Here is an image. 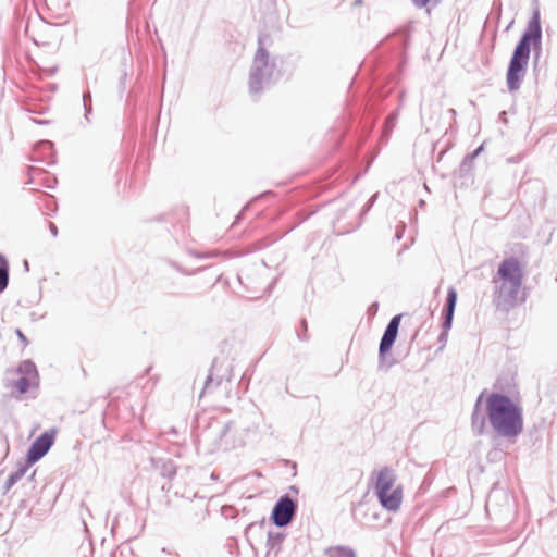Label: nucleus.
<instances>
[{
	"label": "nucleus",
	"mask_w": 557,
	"mask_h": 557,
	"mask_svg": "<svg viewBox=\"0 0 557 557\" xmlns=\"http://www.w3.org/2000/svg\"><path fill=\"white\" fill-rule=\"evenodd\" d=\"M486 417L498 436L516 438L523 431V409L506 394L493 392L487 396Z\"/></svg>",
	"instance_id": "f257e3e1"
},
{
	"label": "nucleus",
	"mask_w": 557,
	"mask_h": 557,
	"mask_svg": "<svg viewBox=\"0 0 557 557\" xmlns=\"http://www.w3.org/2000/svg\"><path fill=\"white\" fill-rule=\"evenodd\" d=\"M542 27L539 10H535L528 23V27L518 41L507 70L506 82L510 92L520 89L530 59L531 44L541 46Z\"/></svg>",
	"instance_id": "f03ea898"
},
{
	"label": "nucleus",
	"mask_w": 557,
	"mask_h": 557,
	"mask_svg": "<svg viewBox=\"0 0 557 557\" xmlns=\"http://www.w3.org/2000/svg\"><path fill=\"white\" fill-rule=\"evenodd\" d=\"M258 44L249 73V91L251 95H259L263 89L270 87L281 74L276 65V59L271 57L265 49L262 37H259Z\"/></svg>",
	"instance_id": "7ed1b4c3"
},
{
	"label": "nucleus",
	"mask_w": 557,
	"mask_h": 557,
	"mask_svg": "<svg viewBox=\"0 0 557 557\" xmlns=\"http://www.w3.org/2000/svg\"><path fill=\"white\" fill-rule=\"evenodd\" d=\"M296 512L297 502L289 495H283L272 509L271 520L276 527L284 528L293 521Z\"/></svg>",
	"instance_id": "20e7f679"
},
{
	"label": "nucleus",
	"mask_w": 557,
	"mask_h": 557,
	"mask_svg": "<svg viewBox=\"0 0 557 557\" xmlns=\"http://www.w3.org/2000/svg\"><path fill=\"white\" fill-rule=\"evenodd\" d=\"M233 367L226 360L214 359L210 369V373L205 382V392H209L218 386L225 380L227 382L232 379Z\"/></svg>",
	"instance_id": "39448f33"
},
{
	"label": "nucleus",
	"mask_w": 557,
	"mask_h": 557,
	"mask_svg": "<svg viewBox=\"0 0 557 557\" xmlns=\"http://www.w3.org/2000/svg\"><path fill=\"white\" fill-rule=\"evenodd\" d=\"M54 434L53 429L46 431L32 443L26 455L27 463L34 465L49 451L54 442Z\"/></svg>",
	"instance_id": "423d86ee"
},
{
	"label": "nucleus",
	"mask_w": 557,
	"mask_h": 557,
	"mask_svg": "<svg viewBox=\"0 0 557 557\" xmlns=\"http://www.w3.org/2000/svg\"><path fill=\"white\" fill-rule=\"evenodd\" d=\"M499 281L515 282L522 284L523 273L517 258L504 259L497 270Z\"/></svg>",
	"instance_id": "0eeeda50"
},
{
	"label": "nucleus",
	"mask_w": 557,
	"mask_h": 557,
	"mask_svg": "<svg viewBox=\"0 0 557 557\" xmlns=\"http://www.w3.org/2000/svg\"><path fill=\"white\" fill-rule=\"evenodd\" d=\"M234 430V423L227 422L216 430H210L207 433L202 434L203 440L209 438L211 435L215 437V448L228 450L235 447V442L233 440L232 433Z\"/></svg>",
	"instance_id": "6e6552de"
},
{
	"label": "nucleus",
	"mask_w": 557,
	"mask_h": 557,
	"mask_svg": "<svg viewBox=\"0 0 557 557\" xmlns=\"http://www.w3.org/2000/svg\"><path fill=\"white\" fill-rule=\"evenodd\" d=\"M400 319H401V317L399 314L394 315L389 320V322L383 333V336L381 338L380 346H379L380 364H382L384 356L391 350V348L393 347V345L397 338Z\"/></svg>",
	"instance_id": "1a4fd4ad"
},
{
	"label": "nucleus",
	"mask_w": 557,
	"mask_h": 557,
	"mask_svg": "<svg viewBox=\"0 0 557 557\" xmlns=\"http://www.w3.org/2000/svg\"><path fill=\"white\" fill-rule=\"evenodd\" d=\"M520 287V283L499 281L496 290L498 305L513 306L518 299Z\"/></svg>",
	"instance_id": "9d476101"
},
{
	"label": "nucleus",
	"mask_w": 557,
	"mask_h": 557,
	"mask_svg": "<svg viewBox=\"0 0 557 557\" xmlns=\"http://www.w3.org/2000/svg\"><path fill=\"white\" fill-rule=\"evenodd\" d=\"M381 506L388 510L396 512L403 500V488L400 486L389 490L388 492H382L376 494Z\"/></svg>",
	"instance_id": "9b49d317"
},
{
	"label": "nucleus",
	"mask_w": 557,
	"mask_h": 557,
	"mask_svg": "<svg viewBox=\"0 0 557 557\" xmlns=\"http://www.w3.org/2000/svg\"><path fill=\"white\" fill-rule=\"evenodd\" d=\"M396 474L391 468H383L379 473L375 482V494L394 490Z\"/></svg>",
	"instance_id": "f8f14e48"
},
{
	"label": "nucleus",
	"mask_w": 557,
	"mask_h": 557,
	"mask_svg": "<svg viewBox=\"0 0 557 557\" xmlns=\"http://www.w3.org/2000/svg\"><path fill=\"white\" fill-rule=\"evenodd\" d=\"M456 302H457V292L453 286H450L447 290L445 309H444L445 314H444V321H443V325H442L444 331H447L451 327Z\"/></svg>",
	"instance_id": "ddd939ff"
},
{
	"label": "nucleus",
	"mask_w": 557,
	"mask_h": 557,
	"mask_svg": "<svg viewBox=\"0 0 557 557\" xmlns=\"http://www.w3.org/2000/svg\"><path fill=\"white\" fill-rule=\"evenodd\" d=\"M484 393H481L475 401L474 410L471 416V423L473 430L478 434H482L485 430V417L479 413L480 404L482 401Z\"/></svg>",
	"instance_id": "4468645a"
},
{
	"label": "nucleus",
	"mask_w": 557,
	"mask_h": 557,
	"mask_svg": "<svg viewBox=\"0 0 557 557\" xmlns=\"http://www.w3.org/2000/svg\"><path fill=\"white\" fill-rule=\"evenodd\" d=\"M284 534L280 532H269L268 533V540H267V547H268V554L271 552H274L275 554L278 553L281 549V544L283 542Z\"/></svg>",
	"instance_id": "2eb2a0df"
},
{
	"label": "nucleus",
	"mask_w": 557,
	"mask_h": 557,
	"mask_svg": "<svg viewBox=\"0 0 557 557\" xmlns=\"http://www.w3.org/2000/svg\"><path fill=\"white\" fill-rule=\"evenodd\" d=\"M17 372L28 379L38 376L37 368L32 360L22 361L17 368Z\"/></svg>",
	"instance_id": "dca6fc26"
},
{
	"label": "nucleus",
	"mask_w": 557,
	"mask_h": 557,
	"mask_svg": "<svg viewBox=\"0 0 557 557\" xmlns=\"http://www.w3.org/2000/svg\"><path fill=\"white\" fill-rule=\"evenodd\" d=\"M498 497L504 498V500L506 502V508L510 507L509 499L506 494L498 491H492L486 500L487 512L496 511V500Z\"/></svg>",
	"instance_id": "f3484780"
},
{
	"label": "nucleus",
	"mask_w": 557,
	"mask_h": 557,
	"mask_svg": "<svg viewBox=\"0 0 557 557\" xmlns=\"http://www.w3.org/2000/svg\"><path fill=\"white\" fill-rule=\"evenodd\" d=\"M9 284V263L3 255L0 253V293H2Z\"/></svg>",
	"instance_id": "a211bd4d"
},
{
	"label": "nucleus",
	"mask_w": 557,
	"mask_h": 557,
	"mask_svg": "<svg viewBox=\"0 0 557 557\" xmlns=\"http://www.w3.org/2000/svg\"><path fill=\"white\" fill-rule=\"evenodd\" d=\"M330 557H356V554L352 549L347 547H334L329 549Z\"/></svg>",
	"instance_id": "6ab92c4d"
},
{
	"label": "nucleus",
	"mask_w": 557,
	"mask_h": 557,
	"mask_svg": "<svg viewBox=\"0 0 557 557\" xmlns=\"http://www.w3.org/2000/svg\"><path fill=\"white\" fill-rule=\"evenodd\" d=\"M29 466L30 465L27 463V461L24 463H18L16 469L10 474V476H12L17 483L26 474Z\"/></svg>",
	"instance_id": "aec40b11"
},
{
	"label": "nucleus",
	"mask_w": 557,
	"mask_h": 557,
	"mask_svg": "<svg viewBox=\"0 0 557 557\" xmlns=\"http://www.w3.org/2000/svg\"><path fill=\"white\" fill-rule=\"evenodd\" d=\"M53 149V144L49 140H41L36 144L35 150L41 152L42 154L47 156L48 153L51 154Z\"/></svg>",
	"instance_id": "412c9836"
},
{
	"label": "nucleus",
	"mask_w": 557,
	"mask_h": 557,
	"mask_svg": "<svg viewBox=\"0 0 557 557\" xmlns=\"http://www.w3.org/2000/svg\"><path fill=\"white\" fill-rule=\"evenodd\" d=\"M29 386H30V379H28L26 376H22L15 382V388L17 389V392L20 394H25L28 391Z\"/></svg>",
	"instance_id": "4be33fe9"
},
{
	"label": "nucleus",
	"mask_w": 557,
	"mask_h": 557,
	"mask_svg": "<svg viewBox=\"0 0 557 557\" xmlns=\"http://www.w3.org/2000/svg\"><path fill=\"white\" fill-rule=\"evenodd\" d=\"M83 102L85 108V119L88 121V115L91 113V96L89 91L83 95Z\"/></svg>",
	"instance_id": "5701e85b"
},
{
	"label": "nucleus",
	"mask_w": 557,
	"mask_h": 557,
	"mask_svg": "<svg viewBox=\"0 0 557 557\" xmlns=\"http://www.w3.org/2000/svg\"><path fill=\"white\" fill-rule=\"evenodd\" d=\"M15 333H16L17 337L20 338V341L22 342L23 346H26L28 344V341H27L26 336L24 335V333L20 329H16Z\"/></svg>",
	"instance_id": "b1692460"
},
{
	"label": "nucleus",
	"mask_w": 557,
	"mask_h": 557,
	"mask_svg": "<svg viewBox=\"0 0 557 557\" xmlns=\"http://www.w3.org/2000/svg\"><path fill=\"white\" fill-rule=\"evenodd\" d=\"M16 484L15 480L9 475L5 484H4V490L5 492H8L9 490H11L14 485Z\"/></svg>",
	"instance_id": "393cba45"
},
{
	"label": "nucleus",
	"mask_w": 557,
	"mask_h": 557,
	"mask_svg": "<svg viewBox=\"0 0 557 557\" xmlns=\"http://www.w3.org/2000/svg\"><path fill=\"white\" fill-rule=\"evenodd\" d=\"M412 2L417 8L421 9L426 7L431 2V0H412Z\"/></svg>",
	"instance_id": "a878e982"
},
{
	"label": "nucleus",
	"mask_w": 557,
	"mask_h": 557,
	"mask_svg": "<svg viewBox=\"0 0 557 557\" xmlns=\"http://www.w3.org/2000/svg\"><path fill=\"white\" fill-rule=\"evenodd\" d=\"M376 197H377V194H374L371 197V199L368 201L367 207L364 208V211L369 210L373 206L374 201L376 200Z\"/></svg>",
	"instance_id": "bb28decb"
},
{
	"label": "nucleus",
	"mask_w": 557,
	"mask_h": 557,
	"mask_svg": "<svg viewBox=\"0 0 557 557\" xmlns=\"http://www.w3.org/2000/svg\"><path fill=\"white\" fill-rule=\"evenodd\" d=\"M49 228H50L51 234L55 237L58 235V227L55 226V224L50 223Z\"/></svg>",
	"instance_id": "cd10ccee"
},
{
	"label": "nucleus",
	"mask_w": 557,
	"mask_h": 557,
	"mask_svg": "<svg viewBox=\"0 0 557 557\" xmlns=\"http://www.w3.org/2000/svg\"><path fill=\"white\" fill-rule=\"evenodd\" d=\"M394 120H395V115H391L387 120V124H391L392 126L394 125Z\"/></svg>",
	"instance_id": "c85d7f7f"
},
{
	"label": "nucleus",
	"mask_w": 557,
	"mask_h": 557,
	"mask_svg": "<svg viewBox=\"0 0 557 557\" xmlns=\"http://www.w3.org/2000/svg\"><path fill=\"white\" fill-rule=\"evenodd\" d=\"M244 276H245V273H244V272H242L240 274H238V280H239V282H240L242 284L244 283V282H243Z\"/></svg>",
	"instance_id": "c756f323"
},
{
	"label": "nucleus",
	"mask_w": 557,
	"mask_h": 557,
	"mask_svg": "<svg viewBox=\"0 0 557 557\" xmlns=\"http://www.w3.org/2000/svg\"><path fill=\"white\" fill-rule=\"evenodd\" d=\"M481 150H482V146H481V147H479V148L473 152V157H476V156L480 153V151H481Z\"/></svg>",
	"instance_id": "7c9ffc66"
},
{
	"label": "nucleus",
	"mask_w": 557,
	"mask_h": 557,
	"mask_svg": "<svg viewBox=\"0 0 557 557\" xmlns=\"http://www.w3.org/2000/svg\"><path fill=\"white\" fill-rule=\"evenodd\" d=\"M301 327H304L305 331L307 330V322H306V320H301Z\"/></svg>",
	"instance_id": "2f4dec72"
},
{
	"label": "nucleus",
	"mask_w": 557,
	"mask_h": 557,
	"mask_svg": "<svg viewBox=\"0 0 557 557\" xmlns=\"http://www.w3.org/2000/svg\"><path fill=\"white\" fill-rule=\"evenodd\" d=\"M445 337H446V334H445V333H442V334L440 335V341H445Z\"/></svg>",
	"instance_id": "473e14b6"
},
{
	"label": "nucleus",
	"mask_w": 557,
	"mask_h": 557,
	"mask_svg": "<svg viewBox=\"0 0 557 557\" xmlns=\"http://www.w3.org/2000/svg\"><path fill=\"white\" fill-rule=\"evenodd\" d=\"M256 524L255 523H250L248 527H247V531L248 530H251Z\"/></svg>",
	"instance_id": "72a5a7b5"
},
{
	"label": "nucleus",
	"mask_w": 557,
	"mask_h": 557,
	"mask_svg": "<svg viewBox=\"0 0 557 557\" xmlns=\"http://www.w3.org/2000/svg\"><path fill=\"white\" fill-rule=\"evenodd\" d=\"M360 3H361V1H360V0H357V1H356V4H357V5H360Z\"/></svg>",
	"instance_id": "f704fd0d"
},
{
	"label": "nucleus",
	"mask_w": 557,
	"mask_h": 557,
	"mask_svg": "<svg viewBox=\"0 0 557 557\" xmlns=\"http://www.w3.org/2000/svg\"><path fill=\"white\" fill-rule=\"evenodd\" d=\"M263 524H264V519H263V520H261V522H260V527H262Z\"/></svg>",
	"instance_id": "c9c22d12"
}]
</instances>
